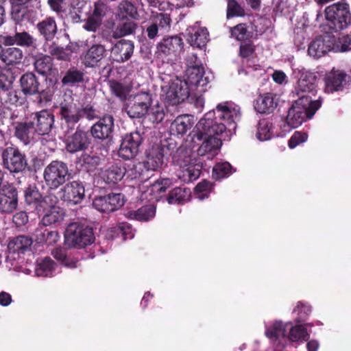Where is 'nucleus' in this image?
I'll use <instances>...</instances> for the list:
<instances>
[{
	"instance_id": "nucleus-12",
	"label": "nucleus",
	"mask_w": 351,
	"mask_h": 351,
	"mask_svg": "<svg viewBox=\"0 0 351 351\" xmlns=\"http://www.w3.org/2000/svg\"><path fill=\"white\" fill-rule=\"evenodd\" d=\"M152 103L151 93L149 91H142L128 97L125 104V110L132 118L141 117L148 112Z\"/></svg>"
},
{
	"instance_id": "nucleus-2",
	"label": "nucleus",
	"mask_w": 351,
	"mask_h": 351,
	"mask_svg": "<svg viewBox=\"0 0 351 351\" xmlns=\"http://www.w3.org/2000/svg\"><path fill=\"white\" fill-rule=\"evenodd\" d=\"M293 77L296 80L293 93L298 96V101L311 104L313 111L316 112L321 106L319 97L317 98V86L315 73L304 68L293 70Z\"/></svg>"
},
{
	"instance_id": "nucleus-9",
	"label": "nucleus",
	"mask_w": 351,
	"mask_h": 351,
	"mask_svg": "<svg viewBox=\"0 0 351 351\" xmlns=\"http://www.w3.org/2000/svg\"><path fill=\"white\" fill-rule=\"evenodd\" d=\"M326 19L330 29L335 31L347 27L351 23L348 5L339 2L328 6L325 10Z\"/></svg>"
},
{
	"instance_id": "nucleus-40",
	"label": "nucleus",
	"mask_w": 351,
	"mask_h": 351,
	"mask_svg": "<svg viewBox=\"0 0 351 351\" xmlns=\"http://www.w3.org/2000/svg\"><path fill=\"white\" fill-rule=\"evenodd\" d=\"M191 196L189 189L178 187L171 191L167 201L169 204H184L190 200Z\"/></svg>"
},
{
	"instance_id": "nucleus-27",
	"label": "nucleus",
	"mask_w": 351,
	"mask_h": 351,
	"mask_svg": "<svg viewBox=\"0 0 351 351\" xmlns=\"http://www.w3.org/2000/svg\"><path fill=\"white\" fill-rule=\"evenodd\" d=\"M134 44L126 40L117 42L112 48L111 53L114 60L123 62L129 60L134 52Z\"/></svg>"
},
{
	"instance_id": "nucleus-26",
	"label": "nucleus",
	"mask_w": 351,
	"mask_h": 351,
	"mask_svg": "<svg viewBox=\"0 0 351 351\" xmlns=\"http://www.w3.org/2000/svg\"><path fill=\"white\" fill-rule=\"evenodd\" d=\"M186 40L193 47L202 48L208 41V32L197 25L190 27L187 29Z\"/></svg>"
},
{
	"instance_id": "nucleus-57",
	"label": "nucleus",
	"mask_w": 351,
	"mask_h": 351,
	"mask_svg": "<svg viewBox=\"0 0 351 351\" xmlns=\"http://www.w3.org/2000/svg\"><path fill=\"white\" fill-rule=\"evenodd\" d=\"M349 50H351V37L348 35L339 37L337 44L334 43L333 51L344 52Z\"/></svg>"
},
{
	"instance_id": "nucleus-45",
	"label": "nucleus",
	"mask_w": 351,
	"mask_h": 351,
	"mask_svg": "<svg viewBox=\"0 0 351 351\" xmlns=\"http://www.w3.org/2000/svg\"><path fill=\"white\" fill-rule=\"evenodd\" d=\"M137 15L135 7L128 0H122L117 8V16L121 20L134 19Z\"/></svg>"
},
{
	"instance_id": "nucleus-51",
	"label": "nucleus",
	"mask_w": 351,
	"mask_h": 351,
	"mask_svg": "<svg viewBox=\"0 0 351 351\" xmlns=\"http://www.w3.org/2000/svg\"><path fill=\"white\" fill-rule=\"evenodd\" d=\"M232 172V167L227 162H219L215 165L213 170V177L217 180L229 176Z\"/></svg>"
},
{
	"instance_id": "nucleus-29",
	"label": "nucleus",
	"mask_w": 351,
	"mask_h": 351,
	"mask_svg": "<svg viewBox=\"0 0 351 351\" xmlns=\"http://www.w3.org/2000/svg\"><path fill=\"white\" fill-rule=\"evenodd\" d=\"M38 134H47L53 123V116L47 110H42L36 114V122L32 123Z\"/></svg>"
},
{
	"instance_id": "nucleus-31",
	"label": "nucleus",
	"mask_w": 351,
	"mask_h": 351,
	"mask_svg": "<svg viewBox=\"0 0 351 351\" xmlns=\"http://www.w3.org/2000/svg\"><path fill=\"white\" fill-rule=\"evenodd\" d=\"M164 163L163 154L159 146H154L147 151L146 160L144 162L147 170L156 171Z\"/></svg>"
},
{
	"instance_id": "nucleus-34",
	"label": "nucleus",
	"mask_w": 351,
	"mask_h": 351,
	"mask_svg": "<svg viewBox=\"0 0 351 351\" xmlns=\"http://www.w3.org/2000/svg\"><path fill=\"white\" fill-rule=\"evenodd\" d=\"M23 58V53L21 49L8 47L5 49H3L1 61L8 66H16L22 62Z\"/></svg>"
},
{
	"instance_id": "nucleus-55",
	"label": "nucleus",
	"mask_w": 351,
	"mask_h": 351,
	"mask_svg": "<svg viewBox=\"0 0 351 351\" xmlns=\"http://www.w3.org/2000/svg\"><path fill=\"white\" fill-rule=\"evenodd\" d=\"M169 13H156L154 15V23H156L160 29L168 30L171 26Z\"/></svg>"
},
{
	"instance_id": "nucleus-35",
	"label": "nucleus",
	"mask_w": 351,
	"mask_h": 351,
	"mask_svg": "<svg viewBox=\"0 0 351 351\" xmlns=\"http://www.w3.org/2000/svg\"><path fill=\"white\" fill-rule=\"evenodd\" d=\"M57 265L49 257L38 258L36 261L35 274L38 276L49 277L56 273Z\"/></svg>"
},
{
	"instance_id": "nucleus-60",
	"label": "nucleus",
	"mask_w": 351,
	"mask_h": 351,
	"mask_svg": "<svg viewBox=\"0 0 351 351\" xmlns=\"http://www.w3.org/2000/svg\"><path fill=\"white\" fill-rule=\"evenodd\" d=\"M308 139V134L305 132H295L289 141V147L291 149L296 147L301 143L306 142Z\"/></svg>"
},
{
	"instance_id": "nucleus-24",
	"label": "nucleus",
	"mask_w": 351,
	"mask_h": 351,
	"mask_svg": "<svg viewBox=\"0 0 351 351\" xmlns=\"http://www.w3.org/2000/svg\"><path fill=\"white\" fill-rule=\"evenodd\" d=\"M114 128V119L112 116L107 115L100 119L91 127L93 136L98 139H106L110 137Z\"/></svg>"
},
{
	"instance_id": "nucleus-42",
	"label": "nucleus",
	"mask_w": 351,
	"mask_h": 351,
	"mask_svg": "<svg viewBox=\"0 0 351 351\" xmlns=\"http://www.w3.org/2000/svg\"><path fill=\"white\" fill-rule=\"evenodd\" d=\"M287 330H289L288 335L287 334V341H303L308 337L306 328L300 324L293 326L290 322V326Z\"/></svg>"
},
{
	"instance_id": "nucleus-16",
	"label": "nucleus",
	"mask_w": 351,
	"mask_h": 351,
	"mask_svg": "<svg viewBox=\"0 0 351 351\" xmlns=\"http://www.w3.org/2000/svg\"><path fill=\"white\" fill-rule=\"evenodd\" d=\"M109 9L108 5L101 1L95 2L93 8L90 10L88 17L84 20L83 28L88 32H96L102 23Z\"/></svg>"
},
{
	"instance_id": "nucleus-41",
	"label": "nucleus",
	"mask_w": 351,
	"mask_h": 351,
	"mask_svg": "<svg viewBox=\"0 0 351 351\" xmlns=\"http://www.w3.org/2000/svg\"><path fill=\"white\" fill-rule=\"evenodd\" d=\"M169 185V180L167 179H163L152 184L146 191V193L151 197L149 200L158 201L165 194Z\"/></svg>"
},
{
	"instance_id": "nucleus-21",
	"label": "nucleus",
	"mask_w": 351,
	"mask_h": 351,
	"mask_svg": "<svg viewBox=\"0 0 351 351\" xmlns=\"http://www.w3.org/2000/svg\"><path fill=\"white\" fill-rule=\"evenodd\" d=\"M18 205V197L16 189L11 186H3L0 189V211L5 213H12Z\"/></svg>"
},
{
	"instance_id": "nucleus-59",
	"label": "nucleus",
	"mask_w": 351,
	"mask_h": 351,
	"mask_svg": "<svg viewBox=\"0 0 351 351\" xmlns=\"http://www.w3.org/2000/svg\"><path fill=\"white\" fill-rule=\"evenodd\" d=\"M107 197L112 211L119 209L124 204V197L121 193H112L109 194Z\"/></svg>"
},
{
	"instance_id": "nucleus-39",
	"label": "nucleus",
	"mask_w": 351,
	"mask_h": 351,
	"mask_svg": "<svg viewBox=\"0 0 351 351\" xmlns=\"http://www.w3.org/2000/svg\"><path fill=\"white\" fill-rule=\"evenodd\" d=\"M156 214V206L153 204L143 206L137 210L130 211L128 217L141 221H147L153 219Z\"/></svg>"
},
{
	"instance_id": "nucleus-23",
	"label": "nucleus",
	"mask_w": 351,
	"mask_h": 351,
	"mask_svg": "<svg viewBox=\"0 0 351 351\" xmlns=\"http://www.w3.org/2000/svg\"><path fill=\"white\" fill-rule=\"evenodd\" d=\"M106 49L100 44L93 45L81 55L82 62L88 67H94L104 58Z\"/></svg>"
},
{
	"instance_id": "nucleus-49",
	"label": "nucleus",
	"mask_w": 351,
	"mask_h": 351,
	"mask_svg": "<svg viewBox=\"0 0 351 351\" xmlns=\"http://www.w3.org/2000/svg\"><path fill=\"white\" fill-rule=\"evenodd\" d=\"M60 239V236L56 231H44L38 230L36 233V241L39 243H47L52 245L56 243Z\"/></svg>"
},
{
	"instance_id": "nucleus-13",
	"label": "nucleus",
	"mask_w": 351,
	"mask_h": 351,
	"mask_svg": "<svg viewBox=\"0 0 351 351\" xmlns=\"http://www.w3.org/2000/svg\"><path fill=\"white\" fill-rule=\"evenodd\" d=\"M2 166L12 173L23 171L27 166V160L24 154L18 148L8 147L1 152Z\"/></svg>"
},
{
	"instance_id": "nucleus-22",
	"label": "nucleus",
	"mask_w": 351,
	"mask_h": 351,
	"mask_svg": "<svg viewBox=\"0 0 351 351\" xmlns=\"http://www.w3.org/2000/svg\"><path fill=\"white\" fill-rule=\"evenodd\" d=\"M84 191V187L81 183L73 181L66 184L59 193L60 198L64 201L77 204L83 199Z\"/></svg>"
},
{
	"instance_id": "nucleus-58",
	"label": "nucleus",
	"mask_w": 351,
	"mask_h": 351,
	"mask_svg": "<svg viewBox=\"0 0 351 351\" xmlns=\"http://www.w3.org/2000/svg\"><path fill=\"white\" fill-rule=\"evenodd\" d=\"M17 45L31 47L35 43L36 39L26 32H16Z\"/></svg>"
},
{
	"instance_id": "nucleus-56",
	"label": "nucleus",
	"mask_w": 351,
	"mask_h": 351,
	"mask_svg": "<svg viewBox=\"0 0 351 351\" xmlns=\"http://www.w3.org/2000/svg\"><path fill=\"white\" fill-rule=\"evenodd\" d=\"M311 306L307 303L303 302H298L293 308V313L298 316V322L303 320L311 313Z\"/></svg>"
},
{
	"instance_id": "nucleus-11",
	"label": "nucleus",
	"mask_w": 351,
	"mask_h": 351,
	"mask_svg": "<svg viewBox=\"0 0 351 351\" xmlns=\"http://www.w3.org/2000/svg\"><path fill=\"white\" fill-rule=\"evenodd\" d=\"M162 90L165 100L171 105L184 101L190 95V88L179 78L173 79L167 84L162 86Z\"/></svg>"
},
{
	"instance_id": "nucleus-33",
	"label": "nucleus",
	"mask_w": 351,
	"mask_h": 351,
	"mask_svg": "<svg viewBox=\"0 0 351 351\" xmlns=\"http://www.w3.org/2000/svg\"><path fill=\"white\" fill-rule=\"evenodd\" d=\"M277 106V98L273 93L261 95L255 104L256 110L261 114L271 113Z\"/></svg>"
},
{
	"instance_id": "nucleus-25",
	"label": "nucleus",
	"mask_w": 351,
	"mask_h": 351,
	"mask_svg": "<svg viewBox=\"0 0 351 351\" xmlns=\"http://www.w3.org/2000/svg\"><path fill=\"white\" fill-rule=\"evenodd\" d=\"M66 149L69 152L75 153L86 149L89 141L87 134L82 130H77L65 139Z\"/></svg>"
},
{
	"instance_id": "nucleus-62",
	"label": "nucleus",
	"mask_w": 351,
	"mask_h": 351,
	"mask_svg": "<svg viewBox=\"0 0 351 351\" xmlns=\"http://www.w3.org/2000/svg\"><path fill=\"white\" fill-rule=\"evenodd\" d=\"M110 89L116 96L121 99H125L129 93L127 87L117 82H110Z\"/></svg>"
},
{
	"instance_id": "nucleus-37",
	"label": "nucleus",
	"mask_w": 351,
	"mask_h": 351,
	"mask_svg": "<svg viewBox=\"0 0 351 351\" xmlns=\"http://www.w3.org/2000/svg\"><path fill=\"white\" fill-rule=\"evenodd\" d=\"M37 29L45 40H52L57 33L58 27L55 19L51 17L46 18L36 25Z\"/></svg>"
},
{
	"instance_id": "nucleus-7",
	"label": "nucleus",
	"mask_w": 351,
	"mask_h": 351,
	"mask_svg": "<svg viewBox=\"0 0 351 351\" xmlns=\"http://www.w3.org/2000/svg\"><path fill=\"white\" fill-rule=\"evenodd\" d=\"M315 113L311 104L295 100L288 111L286 120L280 125L283 134H286L292 129L298 128L306 117L311 119Z\"/></svg>"
},
{
	"instance_id": "nucleus-46",
	"label": "nucleus",
	"mask_w": 351,
	"mask_h": 351,
	"mask_svg": "<svg viewBox=\"0 0 351 351\" xmlns=\"http://www.w3.org/2000/svg\"><path fill=\"white\" fill-rule=\"evenodd\" d=\"M99 162V157L93 154L84 153L78 159V164L88 171L96 168Z\"/></svg>"
},
{
	"instance_id": "nucleus-53",
	"label": "nucleus",
	"mask_w": 351,
	"mask_h": 351,
	"mask_svg": "<svg viewBox=\"0 0 351 351\" xmlns=\"http://www.w3.org/2000/svg\"><path fill=\"white\" fill-rule=\"evenodd\" d=\"M147 114H148L149 119L154 123L161 122L165 116L164 107L158 102L150 106Z\"/></svg>"
},
{
	"instance_id": "nucleus-63",
	"label": "nucleus",
	"mask_w": 351,
	"mask_h": 351,
	"mask_svg": "<svg viewBox=\"0 0 351 351\" xmlns=\"http://www.w3.org/2000/svg\"><path fill=\"white\" fill-rule=\"evenodd\" d=\"M83 80L82 73L78 71H69L62 79L63 84L78 83Z\"/></svg>"
},
{
	"instance_id": "nucleus-20",
	"label": "nucleus",
	"mask_w": 351,
	"mask_h": 351,
	"mask_svg": "<svg viewBox=\"0 0 351 351\" xmlns=\"http://www.w3.org/2000/svg\"><path fill=\"white\" fill-rule=\"evenodd\" d=\"M25 199L27 204L33 205L38 213L42 212V209H45L49 203L56 202V197L54 195H49L42 198L36 187H29L25 190Z\"/></svg>"
},
{
	"instance_id": "nucleus-36",
	"label": "nucleus",
	"mask_w": 351,
	"mask_h": 351,
	"mask_svg": "<svg viewBox=\"0 0 351 351\" xmlns=\"http://www.w3.org/2000/svg\"><path fill=\"white\" fill-rule=\"evenodd\" d=\"M36 134L37 132L32 123H19L15 128V136L25 145L35 138Z\"/></svg>"
},
{
	"instance_id": "nucleus-8",
	"label": "nucleus",
	"mask_w": 351,
	"mask_h": 351,
	"mask_svg": "<svg viewBox=\"0 0 351 351\" xmlns=\"http://www.w3.org/2000/svg\"><path fill=\"white\" fill-rule=\"evenodd\" d=\"M64 238L67 245L79 248L90 245L94 241L92 229L79 223H72L68 226Z\"/></svg>"
},
{
	"instance_id": "nucleus-64",
	"label": "nucleus",
	"mask_w": 351,
	"mask_h": 351,
	"mask_svg": "<svg viewBox=\"0 0 351 351\" xmlns=\"http://www.w3.org/2000/svg\"><path fill=\"white\" fill-rule=\"evenodd\" d=\"M231 34L237 40H243L247 38V30L244 24H239L231 30Z\"/></svg>"
},
{
	"instance_id": "nucleus-32",
	"label": "nucleus",
	"mask_w": 351,
	"mask_h": 351,
	"mask_svg": "<svg viewBox=\"0 0 351 351\" xmlns=\"http://www.w3.org/2000/svg\"><path fill=\"white\" fill-rule=\"evenodd\" d=\"M32 244L31 238L26 236H19L11 239L8 244L9 256L12 254L25 253Z\"/></svg>"
},
{
	"instance_id": "nucleus-30",
	"label": "nucleus",
	"mask_w": 351,
	"mask_h": 351,
	"mask_svg": "<svg viewBox=\"0 0 351 351\" xmlns=\"http://www.w3.org/2000/svg\"><path fill=\"white\" fill-rule=\"evenodd\" d=\"M56 203L57 202L53 204L49 203L45 209H42V212H45L42 219L44 226H50L63 219L64 212L61 208L56 206Z\"/></svg>"
},
{
	"instance_id": "nucleus-38",
	"label": "nucleus",
	"mask_w": 351,
	"mask_h": 351,
	"mask_svg": "<svg viewBox=\"0 0 351 351\" xmlns=\"http://www.w3.org/2000/svg\"><path fill=\"white\" fill-rule=\"evenodd\" d=\"M22 91L25 95H34L38 93L39 83L32 73H26L20 79Z\"/></svg>"
},
{
	"instance_id": "nucleus-54",
	"label": "nucleus",
	"mask_w": 351,
	"mask_h": 351,
	"mask_svg": "<svg viewBox=\"0 0 351 351\" xmlns=\"http://www.w3.org/2000/svg\"><path fill=\"white\" fill-rule=\"evenodd\" d=\"M212 188L213 185L210 182L206 180L200 182L195 188L196 197L199 200L208 197Z\"/></svg>"
},
{
	"instance_id": "nucleus-1",
	"label": "nucleus",
	"mask_w": 351,
	"mask_h": 351,
	"mask_svg": "<svg viewBox=\"0 0 351 351\" xmlns=\"http://www.w3.org/2000/svg\"><path fill=\"white\" fill-rule=\"evenodd\" d=\"M213 112H207L198 121L189 136L191 143L199 146L197 155L206 156L209 160L217 155L221 145V141L217 137L221 134L215 131L216 128L213 125Z\"/></svg>"
},
{
	"instance_id": "nucleus-3",
	"label": "nucleus",
	"mask_w": 351,
	"mask_h": 351,
	"mask_svg": "<svg viewBox=\"0 0 351 351\" xmlns=\"http://www.w3.org/2000/svg\"><path fill=\"white\" fill-rule=\"evenodd\" d=\"M208 112L214 113L213 125L216 128L215 132L223 134L224 138L229 139L235 133L237 123L241 119L240 107L231 102H223Z\"/></svg>"
},
{
	"instance_id": "nucleus-18",
	"label": "nucleus",
	"mask_w": 351,
	"mask_h": 351,
	"mask_svg": "<svg viewBox=\"0 0 351 351\" xmlns=\"http://www.w3.org/2000/svg\"><path fill=\"white\" fill-rule=\"evenodd\" d=\"M333 36L326 34L313 40L308 46V53L314 58H319L334 49Z\"/></svg>"
},
{
	"instance_id": "nucleus-43",
	"label": "nucleus",
	"mask_w": 351,
	"mask_h": 351,
	"mask_svg": "<svg viewBox=\"0 0 351 351\" xmlns=\"http://www.w3.org/2000/svg\"><path fill=\"white\" fill-rule=\"evenodd\" d=\"M254 48L250 45H241L240 47V56L244 59L243 61V64H246L249 68L252 70L256 71L259 68V65L256 64L254 58Z\"/></svg>"
},
{
	"instance_id": "nucleus-61",
	"label": "nucleus",
	"mask_w": 351,
	"mask_h": 351,
	"mask_svg": "<svg viewBox=\"0 0 351 351\" xmlns=\"http://www.w3.org/2000/svg\"><path fill=\"white\" fill-rule=\"evenodd\" d=\"M93 206L100 212H112L107 196L95 198L93 202Z\"/></svg>"
},
{
	"instance_id": "nucleus-6",
	"label": "nucleus",
	"mask_w": 351,
	"mask_h": 351,
	"mask_svg": "<svg viewBox=\"0 0 351 351\" xmlns=\"http://www.w3.org/2000/svg\"><path fill=\"white\" fill-rule=\"evenodd\" d=\"M186 61V69L183 82L186 83L190 91H197L199 93L205 92V87L210 80L197 56L192 54Z\"/></svg>"
},
{
	"instance_id": "nucleus-5",
	"label": "nucleus",
	"mask_w": 351,
	"mask_h": 351,
	"mask_svg": "<svg viewBox=\"0 0 351 351\" xmlns=\"http://www.w3.org/2000/svg\"><path fill=\"white\" fill-rule=\"evenodd\" d=\"M60 114L62 120L71 125H75L84 116L90 120L95 117L93 108L88 105L82 107L77 97L72 96L71 91L64 94V101L60 104Z\"/></svg>"
},
{
	"instance_id": "nucleus-47",
	"label": "nucleus",
	"mask_w": 351,
	"mask_h": 351,
	"mask_svg": "<svg viewBox=\"0 0 351 351\" xmlns=\"http://www.w3.org/2000/svg\"><path fill=\"white\" fill-rule=\"evenodd\" d=\"M120 234L123 237V239H131L134 237L130 226L127 223H121L110 228L107 234L110 238L118 237Z\"/></svg>"
},
{
	"instance_id": "nucleus-28",
	"label": "nucleus",
	"mask_w": 351,
	"mask_h": 351,
	"mask_svg": "<svg viewBox=\"0 0 351 351\" xmlns=\"http://www.w3.org/2000/svg\"><path fill=\"white\" fill-rule=\"evenodd\" d=\"M193 117L189 114L178 116L171 123L170 132L172 135L183 136L193 126Z\"/></svg>"
},
{
	"instance_id": "nucleus-52",
	"label": "nucleus",
	"mask_w": 351,
	"mask_h": 351,
	"mask_svg": "<svg viewBox=\"0 0 351 351\" xmlns=\"http://www.w3.org/2000/svg\"><path fill=\"white\" fill-rule=\"evenodd\" d=\"M126 21L120 23L117 27L115 31L114 32V36L116 38L121 37L125 35H128L132 34L136 27V23H134L132 21L129 19H125Z\"/></svg>"
},
{
	"instance_id": "nucleus-48",
	"label": "nucleus",
	"mask_w": 351,
	"mask_h": 351,
	"mask_svg": "<svg viewBox=\"0 0 351 351\" xmlns=\"http://www.w3.org/2000/svg\"><path fill=\"white\" fill-rule=\"evenodd\" d=\"M34 66L38 73L47 75L52 69V59L49 56H39L35 60Z\"/></svg>"
},
{
	"instance_id": "nucleus-4",
	"label": "nucleus",
	"mask_w": 351,
	"mask_h": 351,
	"mask_svg": "<svg viewBox=\"0 0 351 351\" xmlns=\"http://www.w3.org/2000/svg\"><path fill=\"white\" fill-rule=\"evenodd\" d=\"M193 148L190 143L186 141L178 150V162L181 168L178 178L184 182H193L200 176L202 165L193 152Z\"/></svg>"
},
{
	"instance_id": "nucleus-10",
	"label": "nucleus",
	"mask_w": 351,
	"mask_h": 351,
	"mask_svg": "<svg viewBox=\"0 0 351 351\" xmlns=\"http://www.w3.org/2000/svg\"><path fill=\"white\" fill-rule=\"evenodd\" d=\"M70 173L66 163L54 160L44 169L43 178L46 185L51 189H56L69 179Z\"/></svg>"
},
{
	"instance_id": "nucleus-15",
	"label": "nucleus",
	"mask_w": 351,
	"mask_h": 351,
	"mask_svg": "<svg viewBox=\"0 0 351 351\" xmlns=\"http://www.w3.org/2000/svg\"><path fill=\"white\" fill-rule=\"evenodd\" d=\"M324 81V92L333 93L343 90L349 85L351 83V77L343 71L332 69L325 75Z\"/></svg>"
},
{
	"instance_id": "nucleus-50",
	"label": "nucleus",
	"mask_w": 351,
	"mask_h": 351,
	"mask_svg": "<svg viewBox=\"0 0 351 351\" xmlns=\"http://www.w3.org/2000/svg\"><path fill=\"white\" fill-rule=\"evenodd\" d=\"M51 254L54 258L64 266L69 268H75L77 267V261L68 257L64 250L56 248L52 251Z\"/></svg>"
},
{
	"instance_id": "nucleus-44",
	"label": "nucleus",
	"mask_w": 351,
	"mask_h": 351,
	"mask_svg": "<svg viewBox=\"0 0 351 351\" xmlns=\"http://www.w3.org/2000/svg\"><path fill=\"white\" fill-rule=\"evenodd\" d=\"M125 174V169L115 165L107 168L102 173L104 180L107 183H116L120 181Z\"/></svg>"
},
{
	"instance_id": "nucleus-14",
	"label": "nucleus",
	"mask_w": 351,
	"mask_h": 351,
	"mask_svg": "<svg viewBox=\"0 0 351 351\" xmlns=\"http://www.w3.org/2000/svg\"><path fill=\"white\" fill-rule=\"evenodd\" d=\"M183 47L184 43L180 37L169 36L158 43L156 53L162 58H167L168 61L174 62L178 59Z\"/></svg>"
},
{
	"instance_id": "nucleus-19",
	"label": "nucleus",
	"mask_w": 351,
	"mask_h": 351,
	"mask_svg": "<svg viewBox=\"0 0 351 351\" xmlns=\"http://www.w3.org/2000/svg\"><path fill=\"white\" fill-rule=\"evenodd\" d=\"M276 120L272 119H263L259 121L257 132L256 134V138L260 141H264L271 139L274 136H285L281 127L278 130L276 127Z\"/></svg>"
},
{
	"instance_id": "nucleus-17",
	"label": "nucleus",
	"mask_w": 351,
	"mask_h": 351,
	"mask_svg": "<svg viewBox=\"0 0 351 351\" xmlns=\"http://www.w3.org/2000/svg\"><path fill=\"white\" fill-rule=\"evenodd\" d=\"M142 140L141 135L137 132L125 134L121 140L119 156L125 160L133 158L138 152Z\"/></svg>"
}]
</instances>
